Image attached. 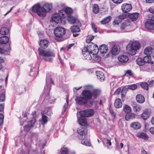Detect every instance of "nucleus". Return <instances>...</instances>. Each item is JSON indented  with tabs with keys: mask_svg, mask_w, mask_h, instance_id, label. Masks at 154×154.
I'll return each mask as SVG.
<instances>
[{
	"mask_svg": "<svg viewBox=\"0 0 154 154\" xmlns=\"http://www.w3.org/2000/svg\"><path fill=\"white\" fill-rule=\"evenodd\" d=\"M145 28L148 30L154 29V22L152 18L146 20L144 23Z\"/></svg>",
	"mask_w": 154,
	"mask_h": 154,
	"instance_id": "10",
	"label": "nucleus"
},
{
	"mask_svg": "<svg viewBox=\"0 0 154 154\" xmlns=\"http://www.w3.org/2000/svg\"><path fill=\"white\" fill-rule=\"evenodd\" d=\"M111 17L109 16L103 19L100 22L102 24H106L108 23L109 21H110L111 20Z\"/></svg>",
	"mask_w": 154,
	"mask_h": 154,
	"instance_id": "45",
	"label": "nucleus"
},
{
	"mask_svg": "<svg viewBox=\"0 0 154 154\" xmlns=\"http://www.w3.org/2000/svg\"><path fill=\"white\" fill-rule=\"evenodd\" d=\"M131 10H122L125 14H123L122 15H120L119 16L116 17L113 22V23H115V24H118L122 21V20L125 18H128V11H130Z\"/></svg>",
	"mask_w": 154,
	"mask_h": 154,
	"instance_id": "8",
	"label": "nucleus"
},
{
	"mask_svg": "<svg viewBox=\"0 0 154 154\" xmlns=\"http://www.w3.org/2000/svg\"><path fill=\"white\" fill-rule=\"evenodd\" d=\"M10 44V43H9L8 45H5L4 47H3V50L4 51V54H5L6 52L9 51L11 50Z\"/></svg>",
	"mask_w": 154,
	"mask_h": 154,
	"instance_id": "42",
	"label": "nucleus"
},
{
	"mask_svg": "<svg viewBox=\"0 0 154 154\" xmlns=\"http://www.w3.org/2000/svg\"><path fill=\"white\" fill-rule=\"evenodd\" d=\"M81 94L82 96L86 100H90L92 98L91 92L89 90H84Z\"/></svg>",
	"mask_w": 154,
	"mask_h": 154,
	"instance_id": "11",
	"label": "nucleus"
},
{
	"mask_svg": "<svg viewBox=\"0 0 154 154\" xmlns=\"http://www.w3.org/2000/svg\"><path fill=\"white\" fill-rule=\"evenodd\" d=\"M4 118V115L0 113V126L2 125L3 124Z\"/></svg>",
	"mask_w": 154,
	"mask_h": 154,
	"instance_id": "56",
	"label": "nucleus"
},
{
	"mask_svg": "<svg viewBox=\"0 0 154 154\" xmlns=\"http://www.w3.org/2000/svg\"><path fill=\"white\" fill-rule=\"evenodd\" d=\"M51 10H29V12L37 13L38 16L41 17H44L46 15L47 12Z\"/></svg>",
	"mask_w": 154,
	"mask_h": 154,
	"instance_id": "13",
	"label": "nucleus"
},
{
	"mask_svg": "<svg viewBox=\"0 0 154 154\" xmlns=\"http://www.w3.org/2000/svg\"><path fill=\"white\" fill-rule=\"evenodd\" d=\"M150 113L147 109L145 110L141 115V118L144 120H146L150 116Z\"/></svg>",
	"mask_w": 154,
	"mask_h": 154,
	"instance_id": "29",
	"label": "nucleus"
},
{
	"mask_svg": "<svg viewBox=\"0 0 154 154\" xmlns=\"http://www.w3.org/2000/svg\"><path fill=\"white\" fill-rule=\"evenodd\" d=\"M136 136L145 140H148L149 138V136L146 134L141 132L137 133Z\"/></svg>",
	"mask_w": 154,
	"mask_h": 154,
	"instance_id": "18",
	"label": "nucleus"
},
{
	"mask_svg": "<svg viewBox=\"0 0 154 154\" xmlns=\"http://www.w3.org/2000/svg\"><path fill=\"white\" fill-rule=\"evenodd\" d=\"M48 110L47 109H45L44 111H43L42 112H41V114H43V115H45L46 116H49V114L48 113Z\"/></svg>",
	"mask_w": 154,
	"mask_h": 154,
	"instance_id": "63",
	"label": "nucleus"
},
{
	"mask_svg": "<svg viewBox=\"0 0 154 154\" xmlns=\"http://www.w3.org/2000/svg\"><path fill=\"white\" fill-rule=\"evenodd\" d=\"M128 17L132 21L136 20L139 16V14L138 13H134L130 14L128 13Z\"/></svg>",
	"mask_w": 154,
	"mask_h": 154,
	"instance_id": "21",
	"label": "nucleus"
},
{
	"mask_svg": "<svg viewBox=\"0 0 154 154\" xmlns=\"http://www.w3.org/2000/svg\"><path fill=\"white\" fill-rule=\"evenodd\" d=\"M75 25H73L70 27V31L73 33L79 32L80 31L79 26H81V25H78V24Z\"/></svg>",
	"mask_w": 154,
	"mask_h": 154,
	"instance_id": "22",
	"label": "nucleus"
},
{
	"mask_svg": "<svg viewBox=\"0 0 154 154\" xmlns=\"http://www.w3.org/2000/svg\"><path fill=\"white\" fill-rule=\"evenodd\" d=\"M36 122V119L35 118H32V119L30 120L29 122V125H32L33 127V126L34 124Z\"/></svg>",
	"mask_w": 154,
	"mask_h": 154,
	"instance_id": "57",
	"label": "nucleus"
},
{
	"mask_svg": "<svg viewBox=\"0 0 154 154\" xmlns=\"http://www.w3.org/2000/svg\"><path fill=\"white\" fill-rule=\"evenodd\" d=\"M60 6L62 7V10H72V8L70 7H66L64 4H61L60 6L59 4H57L56 5L57 9L61 8Z\"/></svg>",
	"mask_w": 154,
	"mask_h": 154,
	"instance_id": "41",
	"label": "nucleus"
},
{
	"mask_svg": "<svg viewBox=\"0 0 154 154\" xmlns=\"http://www.w3.org/2000/svg\"><path fill=\"white\" fill-rule=\"evenodd\" d=\"M134 73H132L131 70H128L126 71L125 75L128 76H133Z\"/></svg>",
	"mask_w": 154,
	"mask_h": 154,
	"instance_id": "54",
	"label": "nucleus"
},
{
	"mask_svg": "<svg viewBox=\"0 0 154 154\" xmlns=\"http://www.w3.org/2000/svg\"><path fill=\"white\" fill-rule=\"evenodd\" d=\"M136 62V63L139 66H143L145 64L143 59L141 58H138Z\"/></svg>",
	"mask_w": 154,
	"mask_h": 154,
	"instance_id": "40",
	"label": "nucleus"
},
{
	"mask_svg": "<svg viewBox=\"0 0 154 154\" xmlns=\"http://www.w3.org/2000/svg\"><path fill=\"white\" fill-rule=\"evenodd\" d=\"M79 124L81 126H85L87 123V121L85 117H81L78 118Z\"/></svg>",
	"mask_w": 154,
	"mask_h": 154,
	"instance_id": "32",
	"label": "nucleus"
},
{
	"mask_svg": "<svg viewBox=\"0 0 154 154\" xmlns=\"http://www.w3.org/2000/svg\"><path fill=\"white\" fill-rule=\"evenodd\" d=\"M126 49L128 54L131 55H135L137 52L136 50L134 49L130 45L127 47Z\"/></svg>",
	"mask_w": 154,
	"mask_h": 154,
	"instance_id": "19",
	"label": "nucleus"
},
{
	"mask_svg": "<svg viewBox=\"0 0 154 154\" xmlns=\"http://www.w3.org/2000/svg\"><path fill=\"white\" fill-rule=\"evenodd\" d=\"M86 100V102L85 104L84 105L85 106H86L87 107H90L92 106L94 103L95 102L94 100Z\"/></svg>",
	"mask_w": 154,
	"mask_h": 154,
	"instance_id": "43",
	"label": "nucleus"
},
{
	"mask_svg": "<svg viewBox=\"0 0 154 154\" xmlns=\"http://www.w3.org/2000/svg\"><path fill=\"white\" fill-rule=\"evenodd\" d=\"M32 127L33 125H29V124H28L24 127V130L26 131H29L30 128H32Z\"/></svg>",
	"mask_w": 154,
	"mask_h": 154,
	"instance_id": "53",
	"label": "nucleus"
},
{
	"mask_svg": "<svg viewBox=\"0 0 154 154\" xmlns=\"http://www.w3.org/2000/svg\"><path fill=\"white\" fill-rule=\"evenodd\" d=\"M118 59L119 62L122 63H124L127 62L129 58L126 55H122L118 57Z\"/></svg>",
	"mask_w": 154,
	"mask_h": 154,
	"instance_id": "23",
	"label": "nucleus"
},
{
	"mask_svg": "<svg viewBox=\"0 0 154 154\" xmlns=\"http://www.w3.org/2000/svg\"><path fill=\"white\" fill-rule=\"evenodd\" d=\"M63 11L61 14L64 18L67 16V20L69 23L72 24H78L81 25V24L79 21L74 17L71 15L73 13V10H60Z\"/></svg>",
	"mask_w": 154,
	"mask_h": 154,
	"instance_id": "2",
	"label": "nucleus"
},
{
	"mask_svg": "<svg viewBox=\"0 0 154 154\" xmlns=\"http://www.w3.org/2000/svg\"><path fill=\"white\" fill-rule=\"evenodd\" d=\"M63 11L58 10V14H53L51 17V21L53 23L56 24L63 23L65 22L64 18L61 14Z\"/></svg>",
	"mask_w": 154,
	"mask_h": 154,
	"instance_id": "5",
	"label": "nucleus"
},
{
	"mask_svg": "<svg viewBox=\"0 0 154 154\" xmlns=\"http://www.w3.org/2000/svg\"><path fill=\"white\" fill-rule=\"evenodd\" d=\"M32 64H30V66L32 67L30 69V71L29 73V75L30 76H32L33 77H35L38 74V70L37 68H34V66H33Z\"/></svg>",
	"mask_w": 154,
	"mask_h": 154,
	"instance_id": "14",
	"label": "nucleus"
},
{
	"mask_svg": "<svg viewBox=\"0 0 154 154\" xmlns=\"http://www.w3.org/2000/svg\"><path fill=\"white\" fill-rule=\"evenodd\" d=\"M19 92L20 94H22L25 92L26 88L25 86H20L19 88Z\"/></svg>",
	"mask_w": 154,
	"mask_h": 154,
	"instance_id": "55",
	"label": "nucleus"
},
{
	"mask_svg": "<svg viewBox=\"0 0 154 154\" xmlns=\"http://www.w3.org/2000/svg\"><path fill=\"white\" fill-rule=\"evenodd\" d=\"M60 152L62 154H68V150L67 148L63 147L61 149Z\"/></svg>",
	"mask_w": 154,
	"mask_h": 154,
	"instance_id": "52",
	"label": "nucleus"
},
{
	"mask_svg": "<svg viewBox=\"0 0 154 154\" xmlns=\"http://www.w3.org/2000/svg\"><path fill=\"white\" fill-rule=\"evenodd\" d=\"M129 45H130L134 49L136 50L137 51V50L139 49L140 47V43L137 41L133 42L132 43Z\"/></svg>",
	"mask_w": 154,
	"mask_h": 154,
	"instance_id": "25",
	"label": "nucleus"
},
{
	"mask_svg": "<svg viewBox=\"0 0 154 154\" xmlns=\"http://www.w3.org/2000/svg\"><path fill=\"white\" fill-rule=\"evenodd\" d=\"M66 33L65 29L61 27H56L54 30L55 39L58 41L63 40L62 36Z\"/></svg>",
	"mask_w": 154,
	"mask_h": 154,
	"instance_id": "6",
	"label": "nucleus"
},
{
	"mask_svg": "<svg viewBox=\"0 0 154 154\" xmlns=\"http://www.w3.org/2000/svg\"><path fill=\"white\" fill-rule=\"evenodd\" d=\"M42 123L43 124H46L48 121V117L45 115H43L42 114Z\"/></svg>",
	"mask_w": 154,
	"mask_h": 154,
	"instance_id": "46",
	"label": "nucleus"
},
{
	"mask_svg": "<svg viewBox=\"0 0 154 154\" xmlns=\"http://www.w3.org/2000/svg\"><path fill=\"white\" fill-rule=\"evenodd\" d=\"M50 81V83L54 84V81L52 80V79L50 78L49 79L47 78L46 79V85L45 86L44 89V92L45 93H46L45 95L44 98L45 100H47V102L50 103H52L54 102V101L52 100H50V98L49 97V92L51 89V86L50 84H49L47 83V82Z\"/></svg>",
	"mask_w": 154,
	"mask_h": 154,
	"instance_id": "4",
	"label": "nucleus"
},
{
	"mask_svg": "<svg viewBox=\"0 0 154 154\" xmlns=\"http://www.w3.org/2000/svg\"><path fill=\"white\" fill-rule=\"evenodd\" d=\"M79 113L81 117H88L94 115V111L93 109H88L80 111Z\"/></svg>",
	"mask_w": 154,
	"mask_h": 154,
	"instance_id": "7",
	"label": "nucleus"
},
{
	"mask_svg": "<svg viewBox=\"0 0 154 154\" xmlns=\"http://www.w3.org/2000/svg\"><path fill=\"white\" fill-rule=\"evenodd\" d=\"M52 5L51 4L46 3L41 8V10H51Z\"/></svg>",
	"mask_w": 154,
	"mask_h": 154,
	"instance_id": "34",
	"label": "nucleus"
},
{
	"mask_svg": "<svg viewBox=\"0 0 154 154\" xmlns=\"http://www.w3.org/2000/svg\"><path fill=\"white\" fill-rule=\"evenodd\" d=\"M5 100V91L4 89L0 91V102H4Z\"/></svg>",
	"mask_w": 154,
	"mask_h": 154,
	"instance_id": "30",
	"label": "nucleus"
},
{
	"mask_svg": "<svg viewBox=\"0 0 154 154\" xmlns=\"http://www.w3.org/2000/svg\"><path fill=\"white\" fill-rule=\"evenodd\" d=\"M149 131L152 134L154 135V127L150 128L149 129Z\"/></svg>",
	"mask_w": 154,
	"mask_h": 154,
	"instance_id": "64",
	"label": "nucleus"
},
{
	"mask_svg": "<svg viewBox=\"0 0 154 154\" xmlns=\"http://www.w3.org/2000/svg\"><path fill=\"white\" fill-rule=\"evenodd\" d=\"M9 38L6 36H2L0 38V43L2 44H5L9 41Z\"/></svg>",
	"mask_w": 154,
	"mask_h": 154,
	"instance_id": "33",
	"label": "nucleus"
},
{
	"mask_svg": "<svg viewBox=\"0 0 154 154\" xmlns=\"http://www.w3.org/2000/svg\"><path fill=\"white\" fill-rule=\"evenodd\" d=\"M92 8L93 10H99V7L97 4L92 5Z\"/></svg>",
	"mask_w": 154,
	"mask_h": 154,
	"instance_id": "61",
	"label": "nucleus"
},
{
	"mask_svg": "<svg viewBox=\"0 0 154 154\" xmlns=\"http://www.w3.org/2000/svg\"><path fill=\"white\" fill-rule=\"evenodd\" d=\"M131 105L134 112H138L141 109V107L140 105L138 104L136 102H132Z\"/></svg>",
	"mask_w": 154,
	"mask_h": 154,
	"instance_id": "20",
	"label": "nucleus"
},
{
	"mask_svg": "<svg viewBox=\"0 0 154 154\" xmlns=\"http://www.w3.org/2000/svg\"><path fill=\"white\" fill-rule=\"evenodd\" d=\"M139 85V83H137L136 84H132L129 85H128V89L132 90H134L136 89L137 88V85Z\"/></svg>",
	"mask_w": 154,
	"mask_h": 154,
	"instance_id": "48",
	"label": "nucleus"
},
{
	"mask_svg": "<svg viewBox=\"0 0 154 154\" xmlns=\"http://www.w3.org/2000/svg\"><path fill=\"white\" fill-rule=\"evenodd\" d=\"M108 48L107 46L105 45L102 44L98 48L99 52L101 54H105L107 52Z\"/></svg>",
	"mask_w": 154,
	"mask_h": 154,
	"instance_id": "17",
	"label": "nucleus"
},
{
	"mask_svg": "<svg viewBox=\"0 0 154 154\" xmlns=\"http://www.w3.org/2000/svg\"><path fill=\"white\" fill-rule=\"evenodd\" d=\"M115 107L117 108H121L122 105V103L121 100L119 98H117L115 100L114 103Z\"/></svg>",
	"mask_w": 154,
	"mask_h": 154,
	"instance_id": "27",
	"label": "nucleus"
},
{
	"mask_svg": "<svg viewBox=\"0 0 154 154\" xmlns=\"http://www.w3.org/2000/svg\"><path fill=\"white\" fill-rule=\"evenodd\" d=\"M153 49L151 47H146L144 51V54L146 55H150L152 53Z\"/></svg>",
	"mask_w": 154,
	"mask_h": 154,
	"instance_id": "37",
	"label": "nucleus"
},
{
	"mask_svg": "<svg viewBox=\"0 0 154 154\" xmlns=\"http://www.w3.org/2000/svg\"><path fill=\"white\" fill-rule=\"evenodd\" d=\"M100 91L98 89L94 90L92 92H91L92 97H93L94 99H97L100 95Z\"/></svg>",
	"mask_w": 154,
	"mask_h": 154,
	"instance_id": "26",
	"label": "nucleus"
},
{
	"mask_svg": "<svg viewBox=\"0 0 154 154\" xmlns=\"http://www.w3.org/2000/svg\"><path fill=\"white\" fill-rule=\"evenodd\" d=\"M77 132L78 134V137L79 139L82 140L81 142V143L87 146H90L91 144L90 142V139L88 138L87 136V131H84L83 129H78L77 130Z\"/></svg>",
	"mask_w": 154,
	"mask_h": 154,
	"instance_id": "3",
	"label": "nucleus"
},
{
	"mask_svg": "<svg viewBox=\"0 0 154 154\" xmlns=\"http://www.w3.org/2000/svg\"><path fill=\"white\" fill-rule=\"evenodd\" d=\"M120 92H121V88H119L115 91L114 94L118 95Z\"/></svg>",
	"mask_w": 154,
	"mask_h": 154,
	"instance_id": "62",
	"label": "nucleus"
},
{
	"mask_svg": "<svg viewBox=\"0 0 154 154\" xmlns=\"http://www.w3.org/2000/svg\"><path fill=\"white\" fill-rule=\"evenodd\" d=\"M131 128L135 130L140 129L141 127V125L138 122H134L130 125Z\"/></svg>",
	"mask_w": 154,
	"mask_h": 154,
	"instance_id": "28",
	"label": "nucleus"
},
{
	"mask_svg": "<svg viewBox=\"0 0 154 154\" xmlns=\"http://www.w3.org/2000/svg\"><path fill=\"white\" fill-rule=\"evenodd\" d=\"M75 100L76 102L80 105H84L86 102V100L82 97H77Z\"/></svg>",
	"mask_w": 154,
	"mask_h": 154,
	"instance_id": "15",
	"label": "nucleus"
},
{
	"mask_svg": "<svg viewBox=\"0 0 154 154\" xmlns=\"http://www.w3.org/2000/svg\"><path fill=\"white\" fill-rule=\"evenodd\" d=\"M88 47L90 53L93 55L97 54L99 52L98 47L97 44H94L93 42H91L88 44Z\"/></svg>",
	"mask_w": 154,
	"mask_h": 154,
	"instance_id": "9",
	"label": "nucleus"
},
{
	"mask_svg": "<svg viewBox=\"0 0 154 154\" xmlns=\"http://www.w3.org/2000/svg\"><path fill=\"white\" fill-rule=\"evenodd\" d=\"M69 100L68 97H67L66 98V104H65L63 106V108L62 109V114H63L65 112L66 110V109L67 107L68 104V103H69Z\"/></svg>",
	"mask_w": 154,
	"mask_h": 154,
	"instance_id": "49",
	"label": "nucleus"
},
{
	"mask_svg": "<svg viewBox=\"0 0 154 154\" xmlns=\"http://www.w3.org/2000/svg\"><path fill=\"white\" fill-rule=\"evenodd\" d=\"M145 63H148L152 64L153 63V61L151 60V57L150 55H146L143 58Z\"/></svg>",
	"mask_w": 154,
	"mask_h": 154,
	"instance_id": "35",
	"label": "nucleus"
},
{
	"mask_svg": "<svg viewBox=\"0 0 154 154\" xmlns=\"http://www.w3.org/2000/svg\"><path fill=\"white\" fill-rule=\"evenodd\" d=\"M109 109L112 116L114 117H115L116 116V113L114 112L113 109L111 107V106L109 107Z\"/></svg>",
	"mask_w": 154,
	"mask_h": 154,
	"instance_id": "59",
	"label": "nucleus"
},
{
	"mask_svg": "<svg viewBox=\"0 0 154 154\" xmlns=\"http://www.w3.org/2000/svg\"><path fill=\"white\" fill-rule=\"evenodd\" d=\"M140 85L141 87L147 90L148 89V84L146 82H140Z\"/></svg>",
	"mask_w": 154,
	"mask_h": 154,
	"instance_id": "44",
	"label": "nucleus"
},
{
	"mask_svg": "<svg viewBox=\"0 0 154 154\" xmlns=\"http://www.w3.org/2000/svg\"><path fill=\"white\" fill-rule=\"evenodd\" d=\"M119 51L118 50V46L115 45L112 47L109 53L107 54V57H109L112 55H116L119 54Z\"/></svg>",
	"mask_w": 154,
	"mask_h": 154,
	"instance_id": "12",
	"label": "nucleus"
},
{
	"mask_svg": "<svg viewBox=\"0 0 154 154\" xmlns=\"http://www.w3.org/2000/svg\"><path fill=\"white\" fill-rule=\"evenodd\" d=\"M135 118V115L131 113H127L125 116V119L126 121H128L130 119H133Z\"/></svg>",
	"mask_w": 154,
	"mask_h": 154,
	"instance_id": "36",
	"label": "nucleus"
},
{
	"mask_svg": "<svg viewBox=\"0 0 154 154\" xmlns=\"http://www.w3.org/2000/svg\"><path fill=\"white\" fill-rule=\"evenodd\" d=\"M128 89V86H126L122 88V90H121V92L124 93H126Z\"/></svg>",
	"mask_w": 154,
	"mask_h": 154,
	"instance_id": "60",
	"label": "nucleus"
},
{
	"mask_svg": "<svg viewBox=\"0 0 154 154\" xmlns=\"http://www.w3.org/2000/svg\"><path fill=\"white\" fill-rule=\"evenodd\" d=\"M41 7L40 4L37 3L32 6V10H41Z\"/></svg>",
	"mask_w": 154,
	"mask_h": 154,
	"instance_id": "51",
	"label": "nucleus"
},
{
	"mask_svg": "<svg viewBox=\"0 0 154 154\" xmlns=\"http://www.w3.org/2000/svg\"><path fill=\"white\" fill-rule=\"evenodd\" d=\"M39 55L42 57L43 60L46 61L51 62L53 58L51 57H55L54 53L51 50H45L40 48H38Z\"/></svg>",
	"mask_w": 154,
	"mask_h": 154,
	"instance_id": "1",
	"label": "nucleus"
},
{
	"mask_svg": "<svg viewBox=\"0 0 154 154\" xmlns=\"http://www.w3.org/2000/svg\"><path fill=\"white\" fill-rule=\"evenodd\" d=\"M136 99L137 101L140 103H142L145 101L144 97L141 94H138L137 95L136 97Z\"/></svg>",
	"mask_w": 154,
	"mask_h": 154,
	"instance_id": "31",
	"label": "nucleus"
},
{
	"mask_svg": "<svg viewBox=\"0 0 154 154\" xmlns=\"http://www.w3.org/2000/svg\"><path fill=\"white\" fill-rule=\"evenodd\" d=\"M9 29L6 27H2L0 29V34L2 35H7L9 33Z\"/></svg>",
	"mask_w": 154,
	"mask_h": 154,
	"instance_id": "39",
	"label": "nucleus"
},
{
	"mask_svg": "<svg viewBox=\"0 0 154 154\" xmlns=\"http://www.w3.org/2000/svg\"><path fill=\"white\" fill-rule=\"evenodd\" d=\"M49 42L46 39L41 40L39 43V45L42 48H46L48 46Z\"/></svg>",
	"mask_w": 154,
	"mask_h": 154,
	"instance_id": "16",
	"label": "nucleus"
},
{
	"mask_svg": "<svg viewBox=\"0 0 154 154\" xmlns=\"http://www.w3.org/2000/svg\"><path fill=\"white\" fill-rule=\"evenodd\" d=\"M91 53L88 54H86L85 55H84V57L87 60H91L92 59V57L91 55Z\"/></svg>",
	"mask_w": 154,
	"mask_h": 154,
	"instance_id": "58",
	"label": "nucleus"
},
{
	"mask_svg": "<svg viewBox=\"0 0 154 154\" xmlns=\"http://www.w3.org/2000/svg\"><path fill=\"white\" fill-rule=\"evenodd\" d=\"M123 110L126 113L130 112L131 111V109L130 106L127 105H125L123 108Z\"/></svg>",
	"mask_w": 154,
	"mask_h": 154,
	"instance_id": "47",
	"label": "nucleus"
},
{
	"mask_svg": "<svg viewBox=\"0 0 154 154\" xmlns=\"http://www.w3.org/2000/svg\"><path fill=\"white\" fill-rule=\"evenodd\" d=\"M96 74L97 79L100 81H103L104 80L105 77L102 72L100 71H96Z\"/></svg>",
	"mask_w": 154,
	"mask_h": 154,
	"instance_id": "24",
	"label": "nucleus"
},
{
	"mask_svg": "<svg viewBox=\"0 0 154 154\" xmlns=\"http://www.w3.org/2000/svg\"><path fill=\"white\" fill-rule=\"evenodd\" d=\"M90 51L89 50L88 47H85L82 50L83 55L84 56L86 54L90 53Z\"/></svg>",
	"mask_w": 154,
	"mask_h": 154,
	"instance_id": "50",
	"label": "nucleus"
},
{
	"mask_svg": "<svg viewBox=\"0 0 154 154\" xmlns=\"http://www.w3.org/2000/svg\"><path fill=\"white\" fill-rule=\"evenodd\" d=\"M122 10H131L132 9L131 5L129 4H123L121 7Z\"/></svg>",
	"mask_w": 154,
	"mask_h": 154,
	"instance_id": "38",
	"label": "nucleus"
}]
</instances>
